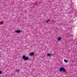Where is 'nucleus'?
<instances>
[{"mask_svg": "<svg viewBox=\"0 0 77 77\" xmlns=\"http://www.w3.org/2000/svg\"><path fill=\"white\" fill-rule=\"evenodd\" d=\"M22 59L23 60H29V57H26L25 55H23L22 57Z\"/></svg>", "mask_w": 77, "mask_h": 77, "instance_id": "nucleus-1", "label": "nucleus"}, {"mask_svg": "<svg viewBox=\"0 0 77 77\" xmlns=\"http://www.w3.org/2000/svg\"><path fill=\"white\" fill-rule=\"evenodd\" d=\"M60 72H62L63 71V72H64L66 71V70H65V69L64 68H63V67H62L60 68Z\"/></svg>", "mask_w": 77, "mask_h": 77, "instance_id": "nucleus-2", "label": "nucleus"}, {"mask_svg": "<svg viewBox=\"0 0 77 77\" xmlns=\"http://www.w3.org/2000/svg\"><path fill=\"white\" fill-rule=\"evenodd\" d=\"M34 52H32L29 54V55L30 56H33V55H34Z\"/></svg>", "mask_w": 77, "mask_h": 77, "instance_id": "nucleus-3", "label": "nucleus"}, {"mask_svg": "<svg viewBox=\"0 0 77 77\" xmlns=\"http://www.w3.org/2000/svg\"><path fill=\"white\" fill-rule=\"evenodd\" d=\"M62 38L60 37H59L57 39V40L58 41H61Z\"/></svg>", "mask_w": 77, "mask_h": 77, "instance_id": "nucleus-4", "label": "nucleus"}, {"mask_svg": "<svg viewBox=\"0 0 77 77\" xmlns=\"http://www.w3.org/2000/svg\"><path fill=\"white\" fill-rule=\"evenodd\" d=\"M16 33H21V31L19 30H17L16 31Z\"/></svg>", "mask_w": 77, "mask_h": 77, "instance_id": "nucleus-5", "label": "nucleus"}, {"mask_svg": "<svg viewBox=\"0 0 77 77\" xmlns=\"http://www.w3.org/2000/svg\"><path fill=\"white\" fill-rule=\"evenodd\" d=\"M47 56H51V54H48Z\"/></svg>", "mask_w": 77, "mask_h": 77, "instance_id": "nucleus-6", "label": "nucleus"}, {"mask_svg": "<svg viewBox=\"0 0 77 77\" xmlns=\"http://www.w3.org/2000/svg\"><path fill=\"white\" fill-rule=\"evenodd\" d=\"M64 61L65 62V63H67L68 62V60H66V59H64Z\"/></svg>", "mask_w": 77, "mask_h": 77, "instance_id": "nucleus-7", "label": "nucleus"}, {"mask_svg": "<svg viewBox=\"0 0 77 77\" xmlns=\"http://www.w3.org/2000/svg\"><path fill=\"white\" fill-rule=\"evenodd\" d=\"M50 20H47L46 22L47 23H48V22H50Z\"/></svg>", "mask_w": 77, "mask_h": 77, "instance_id": "nucleus-8", "label": "nucleus"}, {"mask_svg": "<svg viewBox=\"0 0 77 77\" xmlns=\"http://www.w3.org/2000/svg\"><path fill=\"white\" fill-rule=\"evenodd\" d=\"M20 71V69H18L16 70V72H19V71Z\"/></svg>", "mask_w": 77, "mask_h": 77, "instance_id": "nucleus-9", "label": "nucleus"}, {"mask_svg": "<svg viewBox=\"0 0 77 77\" xmlns=\"http://www.w3.org/2000/svg\"><path fill=\"white\" fill-rule=\"evenodd\" d=\"M0 74H2V72L0 71Z\"/></svg>", "mask_w": 77, "mask_h": 77, "instance_id": "nucleus-10", "label": "nucleus"}, {"mask_svg": "<svg viewBox=\"0 0 77 77\" xmlns=\"http://www.w3.org/2000/svg\"><path fill=\"white\" fill-rule=\"evenodd\" d=\"M1 23H2V24H3V23H4V22L3 21H2Z\"/></svg>", "mask_w": 77, "mask_h": 77, "instance_id": "nucleus-11", "label": "nucleus"}, {"mask_svg": "<svg viewBox=\"0 0 77 77\" xmlns=\"http://www.w3.org/2000/svg\"><path fill=\"white\" fill-rule=\"evenodd\" d=\"M0 53H1V52L0 51Z\"/></svg>", "mask_w": 77, "mask_h": 77, "instance_id": "nucleus-12", "label": "nucleus"}]
</instances>
